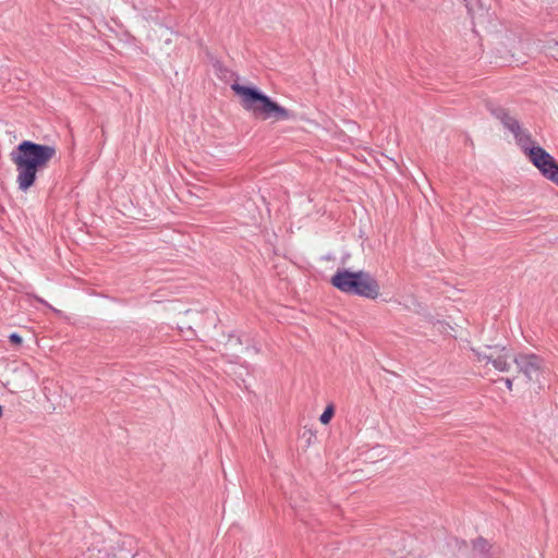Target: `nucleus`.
<instances>
[{
    "label": "nucleus",
    "mask_w": 558,
    "mask_h": 558,
    "mask_svg": "<svg viewBox=\"0 0 558 558\" xmlns=\"http://www.w3.org/2000/svg\"><path fill=\"white\" fill-rule=\"evenodd\" d=\"M57 148L32 141L21 142L10 154L11 161L16 169V184L19 190L26 192L37 179V173L48 167L54 158Z\"/></svg>",
    "instance_id": "1"
},
{
    "label": "nucleus",
    "mask_w": 558,
    "mask_h": 558,
    "mask_svg": "<svg viewBox=\"0 0 558 558\" xmlns=\"http://www.w3.org/2000/svg\"><path fill=\"white\" fill-rule=\"evenodd\" d=\"M231 88L241 97L243 108L251 111L256 118L272 119L274 121H287L295 118L292 111L280 106L255 87L235 83Z\"/></svg>",
    "instance_id": "2"
},
{
    "label": "nucleus",
    "mask_w": 558,
    "mask_h": 558,
    "mask_svg": "<svg viewBox=\"0 0 558 558\" xmlns=\"http://www.w3.org/2000/svg\"><path fill=\"white\" fill-rule=\"evenodd\" d=\"M330 281L333 287L343 293L371 300L379 296L380 287L378 281L369 272L363 270L354 272L348 269H339Z\"/></svg>",
    "instance_id": "3"
},
{
    "label": "nucleus",
    "mask_w": 558,
    "mask_h": 558,
    "mask_svg": "<svg viewBox=\"0 0 558 558\" xmlns=\"http://www.w3.org/2000/svg\"><path fill=\"white\" fill-rule=\"evenodd\" d=\"M492 113L513 134L518 145L525 154H527L532 147L536 146L532 141L531 134L526 130L522 129L519 121L514 117L510 116L506 109L497 107L492 110Z\"/></svg>",
    "instance_id": "4"
},
{
    "label": "nucleus",
    "mask_w": 558,
    "mask_h": 558,
    "mask_svg": "<svg viewBox=\"0 0 558 558\" xmlns=\"http://www.w3.org/2000/svg\"><path fill=\"white\" fill-rule=\"evenodd\" d=\"M512 361L527 380L539 381L544 372V361L542 357L533 353H520L514 355Z\"/></svg>",
    "instance_id": "5"
},
{
    "label": "nucleus",
    "mask_w": 558,
    "mask_h": 558,
    "mask_svg": "<svg viewBox=\"0 0 558 558\" xmlns=\"http://www.w3.org/2000/svg\"><path fill=\"white\" fill-rule=\"evenodd\" d=\"M478 361L490 363L499 372H508L511 367L509 360L513 356L505 347H489L486 351L477 352Z\"/></svg>",
    "instance_id": "6"
},
{
    "label": "nucleus",
    "mask_w": 558,
    "mask_h": 558,
    "mask_svg": "<svg viewBox=\"0 0 558 558\" xmlns=\"http://www.w3.org/2000/svg\"><path fill=\"white\" fill-rule=\"evenodd\" d=\"M526 155L543 175L547 174L551 166L557 163L555 159L541 146L532 147Z\"/></svg>",
    "instance_id": "7"
},
{
    "label": "nucleus",
    "mask_w": 558,
    "mask_h": 558,
    "mask_svg": "<svg viewBox=\"0 0 558 558\" xmlns=\"http://www.w3.org/2000/svg\"><path fill=\"white\" fill-rule=\"evenodd\" d=\"M332 415H333V407L328 405L319 417L320 423L328 424L330 422Z\"/></svg>",
    "instance_id": "8"
},
{
    "label": "nucleus",
    "mask_w": 558,
    "mask_h": 558,
    "mask_svg": "<svg viewBox=\"0 0 558 558\" xmlns=\"http://www.w3.org/2000/svg\"><path fill=\"white\" fill-rule=\"evenodd\" d=\"M474 549L480 553H485L488 550V543L486 539L480 537L474 542Z\"/></svg>",
    "instance_id": "9"
},
{
    "label": "nucleus",
    "mask_w": 558,
    "mask_h": 558,
    "mask_svg": "<svg viewBox=\"0 0 558 558\" xmlns=\"http://www.w3.org/2000/svg\"><path fill=\"white\" fill-rule=\"evenodd\" d=\"M544 177H546L547 179H549L550 181L558 185V165L555 163L554 166H551L550 170Z\"/></svg>",
    "instance_id": "10"
},
{
    "label": "nucleus",
    "mask_w": 558,
    "mask_h": 558,
    "mask_svg": "<svg viewBox=\"0 0 558 558\" xmlns=\"http://www.w3.org/2000/svg\"><path fill=\"white\" fill-rule=\"evenodd\" d=\"M10 341L12 343H15V344H21L22 343V337L19 336L17 333H11L10 337H9Z\"/></svg>",
    "instance_id": "11"
},
{
    "label": "nucleus",
    "mask_w": 558,
    "mask_h": 558,
    "mask_svg": "<svg viewBox=\"0 0 558 558\" xmlns=\"http://www.w3.org/2000/svg\"><path fill=\"white\" fill-rule=\"evenodd\" d=\"M505 384H506V387H507L509 390H512V385H513L512 379H510V378H506V379H505Z\"/></svg>",
    "instance_id": "12"
}]
</instances>
